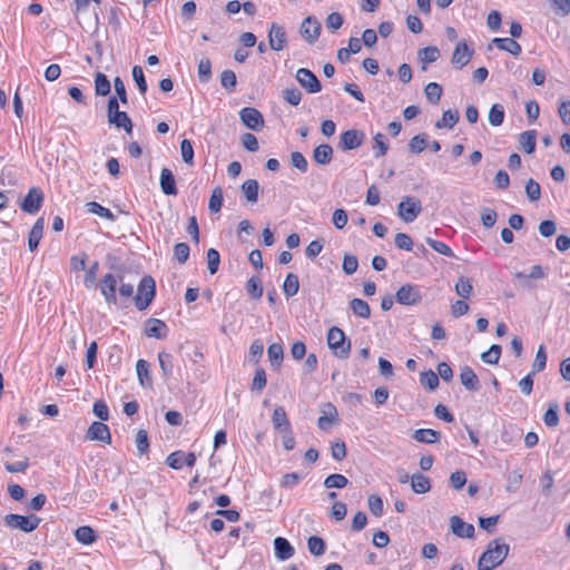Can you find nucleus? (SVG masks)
Returning <instances> with one entry per match:
<instances>
[{"label":"nucleus","instance_id":"obj_7","mask_svg":"<svg viewBox=\"0 0 570 570\" xmlns=\"http://www.w3.org/2000/svg\"><path fill=\"white\" fill-rule=\"evenodd\" d=\"M421 299L422 295L420 286L414 284L402 285L395 294V301L401 305H417L421 302Z\"/></svg>","mask_w":570,"mask_h":570},{"label":"nucleus","instance_id":"obj_23","mask_svg":"<svg viewBox=\"0 0 570 570\" xmlns=\"http://www.w3.org/2000/svg\"><path fill=\"white\" fill-rule=\"evenodd\" d=\"M108 122L118 129H124L129 135L132 132V121L125 111L118 110L108 118Z\"/></svg>","mask_w":570,"mask_h":570},{"label":"nucleus","instance_id":"obj_48","mask_svg":"<svg viewBox=\"0 0 570 570\" xmlns=\"http://www.w3.org/2000/svg\"><path fill=\"white\" fill-rule=\"evenodd\" d=\"M159 366L163 372V376L168 379L173 374V356L167 352H160L158 354Z\"/></svg>","mask_w":570,"mask_h":570},{"label":"nucleus","instance_id":"obj_11","mask_svg":"<svg viewBox=\"0 0 570 570\" xmlns=\"http://www.w3.org/2000/svg\"><path fill=\"white\" fill-rule=\"evenodd\" d=\"M86 439L89 441H98L105 444L111 443V434L109 426L102 422L95 421L86 433Z\"/></svg>","mask_w":570,"mask_h":570},{"label":"nucleus","instance_id":"obj_36","mask_svg":"<svg viewBox=\"0 0 570 570\" xmlns=\"http://www.w3.org/2000/svg\"><path fill=\"white\" fill-rule=\"evenodd\" d=\"M299 289V281L298 276L294 273L287 274L284 284H283V291L284 294L288 297H292L297 294Z\"/></svg>","mask_w":570,"mask_h":570},{"label":"nucleus","instance_id":"obj_12","mask_svg":"<svg viewBox=\"0 0 570 570\" xmlns=\"http://www.w3.org/2000/svg\"><path fill=\"white\" fill-rule=\"evenodd\" d=\"M118 281L116 276L111 273H108L104 275L101 282H100V291L104 295L106 302L110 305L117 304V296H116V289H117Z\"/></svg>","mask_w":570,"mask_h":570},{"label":"nucleus","instance_id":"obj_5","mask_svg":"<svg viewBox=\"0 0 570 570\" xmlns=\"http://www.w3.org/2000/svg\"><path fill=\"white\" fill-rule=\"evenodd\" d=\"M422 212L421 200L416 197L406 196L397 206V215L405 223L414 222Z\"/></svg>","mask_w":570,"mask_h":570},{"label":"nucleus","instance_id":"obj_26","mask_svg":"<svg viewBox=\"0 0 570 570\" xmlns=\"http://www.w3.org/2000/svg\"><path fill=\"white\" fill-rule=\"evenodd\" d=\"M167 328L165 322L158 318H149L146 322L145 333L148 337L163 338L165 337L164 331Z\"/></svg>","mask_w":570,"mask_h":570},{"label":"nucleus","instance_id":"obj_30","mask_svg":"<svg viewBox=\"0 0 570 570\" xmlns=\"http://www.w3.org/2000/svg\"><path fill=\"white\" fill-rule=\"evenodd\" d=\"M411 488L417 494H424L431 489V481L428 476L421 473H414L411 476Z\"/></svg>","mask_w":570,"mask_h":570},{"label":"nucleus","instance_id":"obj_51","mask_svg":"<svg viewBox=\"0 0 570 570\" xmlns=\"http://www.w3.org/2000/svg\"><path fill=\"white\" fill-rule=\"evenodd\" d=\"M223 202H224L223 189L218 186L213 190L212 196L209 198V204H208L209 210L212 213H218L222 209Z\"/></svg>","mask_w":570,"mask_h":570},{"label":"nucleus","instance_id":"obj_31","mask_svg":"<svg viewBox=\"0 0 570 570\" xmlns=\"http://www.w3.org/2000/svg\"><path fill=\"white\" fill-rule=\"evenodd\" d=\"M268 360L272 367H279L284 358V350L279 343H273L267 348Z\"/></svg>","mask_w":570,"mask_h":570},{"label":"nucleus","instance_id":"obj_25","mask_svg":"<svg viewBox=\"0 0 570 570\" xmlns=\"http://www.w3.org/2000/svg\"><path fill=\"white\" fill-rule=\"evenodd\" d=\"M272 422L274 429L279 432L287 431L291 429L289 420L283 406L275 407L272 416Z\"/></svg>","mask_w":570,"mask_h":570},{"label":"nucleus","instance_id":"obj_15","mask_svg":"<svg viewBox=\"0 0 570 570\" xmlns=\"http://www.w3.org/2000/svg\"><path fill=\"white\" fill-rule=\"evenodd\" d=\"M474 50L469 48L465 41H461L453 51L452 63L458 66V68H463L470 62Z\"/></svg>","mask_w":570,"mask_h":570},{"label":"nucleus","instance_id":"obj_49","mask_svg":"<svg viewBox=\"0 0 570 570\" xmlns=\"http://www.w3.org/2000/svg\"><path fill=\"white\" fill-rule=\"evenodd\" d=\"M420 383L430 391H434L439 386V376L432 370L424 371L421 373Z\"/></svg>","mask_w":570,"mask_h":570},{"label":"nucleus","instance_id":"obj_53","mask_svg":"<svg viewBox=\"0 0 570 570\" xmlns=\"http://www.w3.org/2000/svg\"><path fill=\"white\" fill-rule=\"evenodd\" d=\"M480 217H481L482 225L485 228H492L497 223L498 213L492 208L484 207L480 212Z\"/></svg>","mask_w":570,"mask_h":570},{"label":"nucleus","instance_id":"obj_3","mask_svg":"<svg viewBox=\"0 0 570 570\" xmlns=\"http://www.w3.org/2000/svg\"><path fill=\"white\" fill-rule=\"evenodd\" d=\"M156 294L155 279L146 275L141 278L138 285V293L135 296V305L139 311L146 309L153 302Z\"/></svg>","mask_w":570,"mask_h":570},{"label":"nucleus","instance_id":"obj_2","mask_svg":"<svg viewBox=\"0 0 570 570\" xmlns=\"http://www.w3.org/2000/svg\"><path fill=\"white\" fill-rule=\"evenodd\" d=\"M326 341L328 348L337 358L346 360L350 356L351 341L340 327H331L327 332Z\"/></svg>","mask_w":570,"mask_h":570},{"label":"nucleus","instance_id":"obj_52","mask_svg":"<svg viewBox=\"0 0 570 570\" xmlns=\"http://www.w3.org/2000/svg\"><path fill=\"white\" fill-rule=\"evenodd\" d=\"M546 365H547L546 348L543 345H540L537 351L534 362L532 364V371H531L532 374H537V373L543 371Z\"/></svg>","mask_w":570,"mask_h":570},{"label":"nucleus","instance_id":"obj_8","mask_svg":"<svg viewBox=\"0 0 570 570\" xmlns=\"http://www.w3.org/2000/svg\"><path fill=\"white\" fill-rule=\"evenodd\" d=\"M239 118L245 127L250 130L259 131L264 128V118L262 112L253 107H244L239 111Z\"/></svg>","mask_w":570,"mask_h":570},{"label":"nucleus","instance_id":"obj_47","mask_svg":"<svg viewBox=\"0 0 570 570\" xmlns=\"http://www.w3.org/2000/svg\"><path fill=\"white\" fill-rule=\"evenodd\" d=\"M543 422L549 428H556L559 424V405L550 404L543 415Z\"/></svg>","mask_w":570,"mask_h":570},{"label":"nucleus","instance_id":"obj_37","mask_svg":"<svg viewBox=\"0 0 570 570\" xmlns=\"http://www.w3.org/2000/svg\"><path fill=\"white\" fill-rule=\"evenodd\" d=\"M86 207L89 213L96 214L100 217H104V218L110 220V222H114L116 219V216L114 215V213L110 209L101 206L97 202H89L86 204Z\"/></svg>","mask_w":570,"mask_h":570},{"label":"nucleus","instance_id":"obj_40","mask_svg":"<svg viewBox=\"0 0 570 570\" xmlns=\"http://www.w3.org/2000/svg\"><path fill=\"white\" fill-rule=\"evenodd\" d=\"M504 115H505L504 107L502 105H500V104L492 105V107L490 108V111H489V116H488L490 125L493 127L501 126L504 120Z\"/></svg>","mask_w":570,"mask_h":570},{"label":"nucleus","instance_id":"obj_61","mask_svg":"<svg viewBox=\"0 0 570 570\" xmlns=\"http://www.w3.org/2000/svg\"><path fill=\"white\" fill-rule=\"evenodd\" d=\"M283 98L292 106H298L302 100V92L296 87L286 88Z\"/></svg>","mask_w":570,"mask_h":570},{"label":"nucleus","instance_id":"obj_44","mask_svg":"<svg viewBox=\"0 0 570 570\" xmlns=\"http://www.w3.org/2000/svg\"><path fill=\"white\" fill-rule=\"evenodd\" d=\"M502 348L498 344H492L487 352L481 354V360L487 364H498L501 356Z\"/></svg>","mask_w":570,"mask_h":570},{"label":"nucleus","instance_id":"obj_18","mask_svg":"<svg viewBox=\"0 0 570 570\" xmlns=\"http://www.w3.org/2000/svg\"><path fill=\"white\" fill-rule=\"evenodd\" d=\"M493 45L514 57H518L522 51L521 46L512 38H494L488 46V49L491 50Z\"/></svg>","mask_w":570,"mask_h":570},{"label":"nucleus","instance_id":"obj_39","mask_svg":"<svg viewBox=\"0 0 570 570\" xmlns=\"http://www.w3.org/2000/svg\"><path fill=\"white\" fill-rule=\"evenodd\" d=\"M247 294L254 298L259 299L263 296L262 281L257 276H252L246 283Z\"/></svg>","mask_w":570,"mask_h":570},{"label":"nucleus","instance_id":"obj_62","mask_svg":"<svg viewBox=\"0 0 570 570\" xmlns=\"http://www.w3.org/2000/svg\"><path fill=\"white\" fill-rule=\"evenodd\" d=\"M522 478H523V475L520 470L512 471L508 475V479H507L508 483H507L505 490L508 492H515L522 482Z\"/></svg>","mask_w":570,"mask_h":570},{"label":"nucleus","instance_id":"obj_58","mask_svg":"<svg viewBox=\"0 0 570 570\" xmlns=\"http://www.w3.org/2000/svg\"><path fill=\"white\" fill-rule=\"evenodd\" d=\"M425 242H426V244L430 247H432L439 254H442V255H444L446 257H453L454 256L452 249L445 243L436 240V239H433V238H430V237H428L425 239Z\"/></svg>","mask_w":570,"mask_h":570},{"label":"nucleus","instance_id":"obj_59","mask_svg":"<svg viewBox=\"0 0 570 570\" xmlns=\"http://www.w3.org/2000/svg\"><path fill=\"white\" fill-rule=\"evenodd\" d=\"M220 263V255L215 248L207 250V267L212 275L217 273Z\"/></svg>","mask_w":570,"mask_h":570},{"label":"nucleus","instance_id":"obj_13","mask_svg":"<svg viewBox=\"0 0 570 570\" xmlns=\"http://www.w3.org/2000/svg\"><path fill=\"white\" fill-rule=\"evenodd\" d=\"M268 42L271 49L275 51L283 50L287 45V38L284 27L273 22L268 32Z\"/></svg>","mask_w":570,"mask_h":570},{"label":"nucleus","instance_id":"obj_57","mask_svg":"<svg viewBox=\"0 0 570 570\" xmlns=\"http://www.w3.org/2000/svg\"><path fill=\"white\" fill-rule=\"evenodd\" d=\"M220 83L226 90L234 91L237 85L235 72L233 70H224L220 75Z\"/></svg>","mask_w":570,"mask_h":570},{"label":"nucleus","instance_id":"obj_29","mask_svg":"<svg viewBox=\"0 0 570 570\" xmlns=\"http://www.w3.org/2000/svg\"><path fill=\"white\" fill-rule=\"evenodd\" d=\"M240 189L248 203H257L259 184L256 179H247L243 183Z\"/></svg>","mask_w":570,"mask_h":570},{"label":"nucleus","instance_id":"obj_56","mask_svg":"<svg viewBox=\"0 0 570 570\" xmlns=\"http://www.w3.org/2000/svg\"><path fill=\"white\" fill-rule=\"evenodd\" d=\"M132 78L136 82L138 90L141 95H145L147 92V81L145 79V75L142 71V68L140 66H134L132 67Z\"/></svg>","mask_w":570,"mask_h":570},{"label":"nucleus","instance_id":"obj_35","mask_svg":"<svg viewBox=\"0 0 570 570\" xmlns=\"http://www.w3.org/2000/svg\"><path fill=\"white\" fill-rule=\"evenodd\" d=\"M350 307L358 317L368 318L371 316V307L364 299L353 298L350 302Z\"/></svg>","mask_w":570,"mask_h":570},{"label":"nucleus","instance_id":"obj_34","mask_svg":"<svg viewBox=\"0 0 570 570\" xmlns=\"http://www.w3.org/2000/svg\"><path fill=\"white\" fill-rule=\"evenodd\" d=\"M537 131L527 130L519 136V142L527 154H532L535 149Z\"/></svg>","mask_w":570,"mask_h":570},{"label":"nucleus","instance_id":"obj_19","mask_svg":"<svg viewBox=\"0 0 570 570\" xmlns=\"http://www.w3.org/2000/svg\"><path fill=\"white\" fill-rule=\"evenodd\" d=\"M160 188L167 196H175L178 193L174 174L168 168H163L160 171Z\"/></svg>","mask_w":570,"mask_h":570},{"label":"nucleus","instance_id":"obj_63","mask_svg":"<svg viewBox=\"0 0 570 570\" xmlns=\"http://www.w3.org/2000/svg\"><path fill=\"white\" fill-rule=\"evenodd\" d=\"M212 76V62L208 58H203L198 63V77L202 82H207Z\"/></svg>","mask_w":570,"mask_h":570},{"label":"nucleus","instance_id":"obj_14","mask_svg":"<svg viewBox=\"0 0 570 570\" xmlns=\"http://www.w3.org/2000/svg\"><path fill=\"white\" fill-rule=\"evenodd\" d=\"M302 36L309 43L315 42L321 33V23L314 17H307L303 20L299 29Z\"/></svg>","mask_w":570,"mask_h":570},{"label":"nucleus","instance_id":"obj_55","mask_svg":"<svg viewBox=\"0 0 570 570\" xmlns=\"http://www.w3.org/2000/svg\"><path fill=\"white\" fill-rule=\"evenodd\" d=\"M17 184V177L14 170L11 167H4L0 174V186L13 187Z\"/></svg>","mask_w":570,"mask_h":570},{"label":"nucleus","instance_id":"obj_54","mask_svg":"<svg viewBox=\"0 0 570 570\" xmlns=\"http://www.w3.org/2000/svg\"><path fill=\"white\" fill-rule=\"evenodd\" d=\"M267 383L266 379V372L263 367H257L255 370L253 383H252V391L262 392Z\"/></svg>","mask_w":570,"mask_h":570},{"label":"nucleus","instance_id":"obj_42","mask_svg":"<svg viewBox=\"0 0 570 570\" xmlns=\"http://www.w3.org/2000/svg\"><path fill=\"white\" fill-rule=\"evenodd\" d=\"M347 484H348L347 478L345 475L338 474V473L330 474L324 480V487L327 489H343Z\"/></svg>","mask_w":570,"mask_h":570},{"label":"nucleus","instance_id":"obj_22","mask_svg":"<svg viewBox=\"0 0 570 570\" xmlns=\"http://www.w3.org/2000/svg\"><path fill=\"white\" fill-rule=\"evenodd\" d=\"M274 549L275 556L283 561L292 558L294 554V548L292 547L289 541L282 537H277L274 539Z\"/></svg>","mask_w":570,"mask_h":570},{"label":"nucleus","instance_id":"obj_41","mask_svg":"<svg viewBox=\"0 0 570 570\" xmlns=\"http://www.w3.org/2000/svg\"><path fill=\"white\" fill-rule=\"evenodd\" d=\"M373 149L375 158H381L387 153L389 144L386 142L385 136L382 132H377L373 137Z\"/></svg>","mask_w":570,"mask_h":570},{"label":"nucleus","instance_id":"obj_46","mask_svg":"<svg viewBox=\"0 0 570 570\" xmlns=\"http://www.w3.org/2000/svg\"><path fill=\"white\" fill-rule=\"evenodd\" d=\"M308 551L316 557L324 554L326 544L325 541L316 535H312L307 540Z\"/></svg>","mask_w":570,"mask_h":570},{"label":"nucleus","instance_id":"obj_45","mask_svg":"<svg viewBox=\"0 0 570 570\" xmlns=\"http://www.w3.org/2000/svg\"><path fill=\"white\" fill-rule=\"evenodd\" d=\"M428 100L432 104H438L442 97L443 89L438 82H429L424 89Z\"/></svg>","mask_w":570,"mask_h":570},{"label":"nucleus","instance_id":"obj_9","mask_svg":"<svg viewBox=\"0 0 570 570\" xmlns=\"http://www.w3.org/2000/svg\"><path fill=\"white\" fill-rule=\"evenodd\" d=\"M365 134L358 129H350L341 134L338 148L343 151L353 150L362 146Z\"/></svg>","mask_w":570,"mask_h":570},{"label":"nucleus","instance_id":"obj_32","mask_svg":"<svg viewBox=\"0 0 570 570\" xmlns=\"http://www.w3.org/2000/svg\"><path fill=\"white\" fill-rule=\"evenodd\" d=\"M111 90V85L107 76L102 72L95 75V94L96 96H108Z\"/></svg>","mask_w":570,"mask_h":570},{"label":"nucleus","instance_id":"obj_28","mask_svg":"<svg viewBox=\"0 0 570 570\" xmlns=\"http://www.w3.org/2000/svg\"><path fill=\"white\" fill-rule=\"evenodd\" d=\"M441 433L432 429H419L414 431L413 439L421 443L433 444L439 442Z\"/></svg>","mask_w":570,"mask_h":570},{"label":"nucleus","instance_id":"obj_4","mask_svg":"<svg viewBox=\"0 0 570 570\" xmlns=\"http://www.w3.org/2000/svg\"><path fill=\"white\" fill-rule=\"evenodd\" d=\"M41 522V519L36 514L20 515L10 513L4 517V523L11 529H19L23 532H32L36 530Z\"/></svg>","mask_w":570,"mask_h":570},{"label":"nucleus","instance_id":"obj_6","mask_svg":"<svg viewBox=\"0 0 570 570\" xmlns=\"http://www.w3.org/2000/svg\"><path fill=\"white\" fill-rule=\"evenodd\" d=\"M45 199L43 191L40 187H31L26 197L20 203V209L27 214L33 215L38 213Z\"/></svg>","mask_w":570,"mask_h":570},{"label":"nucleus","instance_id":"obj_1","mask_svg":"<svg viewBox=\"0 0 570 570\" xmlns=\"http://www.w3.org/2000/svg\"><path fill=\"white\" fill-rule=\"evenodd\" d=\"M509 544L502 542V539H494L489 542L485 551L480 556L478 570H493L499 567L508 557Z\"/></svg>","mask_w":570,"mask_h":570},{"label":"nucleus","instance_id":"obj_64","mask_svg":"<svg viewBox=\"0 0 570 570\" xmlns=\"http://www.w3.org/2000/svg\"><path fill=\"white\" fill-rule=\"evenodd\" d=\"M525 194L531 202H537L541 196L540 185L532 178L525 184Z\"/></svg>","mask_w":570,"mask_h":570},{"label":"nucleus","instance_id":"obj_21","mask_svg":"<svg viewBox=\"0 0 570 570\" xmlns=\"http://www.w3.org/2000/svg\"><path fill=\"white\" fill-rule=\"evenodd\" d=\"M45 228V218L39 217L33 224L29 237H28V247L30 252H35L38 248V245L42 238Z\"/></svg>","mask_w":570,"mask_h":570},{"label":"nucleus","instance_id":"obj_38","mask_svg":"<svg viewBox=\"0 0 570 570\" xmlns=\"http://www.w3.org/2000/svg\"><path fill=\"white\" fill-rule=\"evenodd\" d=\"M76 539L83 544H91L96 541V533L92 528L88 525L79 527L75 531Z\"/></svg>","mask_w":570,"mask_h":570},{"label":"nucleus","instance_id":"obj_24","mask_svg":"<svg viewBox=\"0 0 570 570\" xmlns=\"http://www.w3.org/2000/svg\"><path fill=\"white\" fill-rule=\"evenodd\" d=\"M333 158V148L327 144H321L313 150V159L318 165L325 166L331 163Z\"/></svg>","mask_w":570,"mask_h":570},{"label":"nucleus","instance_id":"obj_50","mask_svg":"<svg viewBox=\"0 0 570 570\" xmlns=\"http://www.w3.org/2000/svg\"><path fill=\"white\" fill-rule=\"evenodd\" d=\"M428 147V135L425 132L414 136L409 144V148L413 154H420Z\"/></svg>","mask_w":570,"mask_h":570},{"label":"nucleus","instance_id":"obj_10","mask_svg":"<svg viewBox=\"0 0 570 570\" xmlns=\"http://www.w3.org/2000/svg\"><path fill=\"white\" fill-rule=\"evenodd\" d=\"M295 78L308 94H317L322 90L321 81L315 73L307 68H299L296 71Z\"/></svg>","mask_w":570,"mask_h":570},{"label":"nucleus","instance_id":"obj_33","mask_svg":"<svg viewBox=\"0 0 570 570\" xmlns=\"http://www.w3.org/2000/svg\"><path fill=\"white\" fill-rule=\"evenodd\" d=\"M459 121V112L456 110H445L442 118L435 122L438 129L448 128L452 129Z\"/></svg>","mask_w":570,"mask_h":570},{"label":"nucleus","instance_id":"obj_17","mask_svg":"<svg viewBox=\"0 0 570 570\" xmlns=\"http://www.w3.org/2000/svg\"><path fill=\"white\" fill-rule=\"evenodd\" d=\"M322 415L317 420L320 430L326 431L328 428L338 421V413L332 403H327L322 409Z\"/></svg>","mask_w":570,"mask_h":570},{"label":"nucleus","instance_id":"obj_20","mask_svg":"<svg viewBox=\"0 0 570 570\" xmlns=\"http://www.w3.org/2000/svg\"><path fill=\"white\" fill-rule=\"evenodd\" d=\"M460 380L462 385L471 392H476L480 389V382L474 373V371L470 366H463L460 373Z\"/></svg>","mask_w":570,"mask_h":570},{"label":"nucleus","instance_id":"obj_43","mask_svg":"<svg viewBox=\"0 0 570 570\" xmlns=\"http://www.w3.org/2000/svg\"><path fill=\"white\" fill-rule=\"evenodd\" d=\"M455 293L462 298H469L473 293V285L469 278L460 277L455 284Z\"/></svg>","mask_w":570,"mask_h":570},{"label":"nucleus","instance_id":"obj_60","mask_svg":"<svg viewBox=\"0 0 570 570\" xmlns=\"http://www.w3.org/2000/svg\"><path fill=\"white\" fill-rule=\"evenodd\" d=\"M181 158L187 165H194V148L188 139H183L180 142Z\"/></svg>","mask_w":570,"mask_h":570},{"label":"nucleus","instance_id":"obj_27","mask_svg":"<svg viewBox=\"0 0 570 570\" xmlns=\"http://www.w3.org/2000/svg\"><path fill=\"white\" fill-rule=\"evenodd\" d=\"M136 371L140 385L142 387H151L153 380L150 376L149 363L142 358L138 360L136 363Z\"/></svg>","mask_w":570,"mask_h":570},{"label":"nucleus","instance_id":"obj_16","mask_svg":"<svg viewBox=\"0 0 570 570\" xmlns=\"http://www.w3.org/2000/svg\"><path fill=\"white\" fill-rule=\"evenodd\" d=\"M450 527L453 534L459 538L472 539L474 537L473 524L464 522L460 517L453 515L450 519Z\"/></svg>","mask_w":570,"mask_h":570}]
</instances>
